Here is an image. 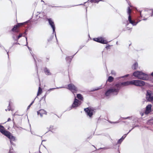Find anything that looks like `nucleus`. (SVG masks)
<instances>
[{
	"mask_svg": "<svg viewBox=\"0 0 153 153\" xmlns=\"http://www.w3.org/2000/svg\"><path fill=\"white\" fill-rule=\"evenodd\" d=\"M119 87V84H116L115 85L110 88L105 92V96L106 97H109L111 94L117 95L120 90Z\"/></svg>",
	"mask_w": 153,
	"mask_h": 153,
	"instance_id": "f257e3e1",
	"label": "nucleus"
},
{
	"mask_svg": "<svg viewBox=\"0 0 153 153\" xmlns=\"http://www.w3.org/2000/svg\"><path fill=\"white\" fill-rule=\"evenodd\" d=\"M133 75L140 79L147 80L149 79V75L142 71H135L133 73Z\"/></svg>",
	"mask_w": 153,
	"mask_h": 153,
	"instance_id": "f03ea898",
	"label": "nucleus"
},
{
	"mask_svg": "<svg viewBox=\"0 0 153 153\" xmlns=\"http://www.w3.org/2000/svg\"><path fill=\"white\" fill-rule=\"evenodd\" d=\"M131 12V10L130 7H128V8L127 13L128 15V20L124 22L126 26H128L129 24H131L133 26H135L138 23V22H136L134 20H132L131 16L130 15V13Z\"/></svg>",
	"mask_w": 153,
	"mask_h": 153,
	"instance_id": "7ed1b4c3",
	"label": "nucleus"
},
{
	"mask_svg": "<svg viewBox=\"0 0 153 153\" xmlns=\"http://www.w3.org/2000/svg\"><path fill=\"white\" fill-rule=\"evenodd\" d=\"M2 134L6 136L10 139V142L11 144H13L12 141H15L16 138L15 137L12 135L11 133L7 131H6L4 128Z\"/></svg>",
	"mask_w": 153,
	"mask_h": 153,
	"instance_id": "20e7f679",
	"label": "nucleus"
},
{
	"mask_svg": "<svg viewBox=\"0 0 153 153\" xmlns=\"http://www.w3.org/2000/svg\"><path fill=\"white\" fill-rule=\"evenodd\" d=\"M131 81L132 85L136 86L142 87L145 84V82L141 80H132Z\"/></svg>",
	"mask_w": 153,
	"mask_h": 153,
	"instance_id": "39448f33",
	"label": "nucleus"
},
{
	"mask_svg": "<svg viewBox=\"0 0 153 153\" xmlns=\"http://www.w3.org/2000/svg\"><path fill=\"white\" fill-rule=\"evenodd\" d=\"M146 98L148 101L153 102V91L150 90L147 91Z\"/></svg>",
	"mask_w": 153,
	"mask_h": 153,
	"instance_id": "423d86ee",
	"label": "nucleus"
},
{
	"mask_svg": "<svg viewBox=\"0 0 153 153\" xmlns=\"http://www.w3.org/2000/svg\"><path fill=\"white\" fill-rule=\"evenodd\" d=\"M67 88L71 91L73 93H76L77 91V88L72 83L69 84Z\"/></svg>",
	"mask_w": 153,
	"mask_h": 153,
	"instance_id": "0eeeda50",
	"label": "nucleus"
},
{
	"mask_svg": "<svg viewBox=\"0 0 153 153\" xmlns=\"http://www.w3.org/2000/svg\"><path fill=\"white\" fill-rule=\"evenodd\" d=\"M81 104V101L75 98L71 105V109L72 108H76L79 106Z\"/></svg>",
	"mask_w": 153,
	"mask_h": 153,
	"instance_id": "6e6552de",
	"label": "nucleus"
},
{
	"mask_svg": "<svg viewBox=\"0 0 153 153\" xmlns=\"http://www.w3.org/2000/svg\"><path fill=\"white\" fill-rule=\"evenodd\" d=\"M84 111L86 113V114L91 118L93 115L94 111L91 108H84Z\"/></svg>",
	"mask_w": 153,
	"mask_h": 153,
	"instance_id": "1a4fd4ad",
	"label": "nucleus"
},
{
	"mask_svg": "<svg viewBox=\"0 0 153 153\" xmlns=\"http://www.w3.org/2000/svg\"><path fill=\"white\" fill-rule=\"evenodd\" d=\"M94 40L100 43L104 44H106L108 42L106 40H104L103 38L102 37L94 38Z\"/></svg>",
	"mask_w": 153,
	"mask_h": 153,
	"instance_id": "9d476101",
	"label": "nucleus"
},
{
	"mask_svg": "<svg viewBox=\"0 0 153 153\" xmlns=\"http://www.w3.org/2000/svg\"><path fill=\"white\" fill-rule=\"evenodd\" d=\"M48 20L49 25H50L51 27L52 28V29L53 30V33H55V36H56V37L55 32V25L54 24V23L51 19H48Z\"/></svg>",
	"mask_w": 153,
	"mask_h": 153,
	"instance_id": "9b49d317",
	"label": "nucleus"
},
{
	"mask_svg": "<svg viewBox=\"0 0 153 153\" xmlns=\"http://www.w3.org/2000/svg\"><path fill=\"white\" fill-rule=\"evenodd\" d=\"M117 84H119L120 85V87H119L120 89L121 86H128V85H132L131 81L121 82L120 83H119Z\"/></svg>",
	"mask_w": 153,
	"mask_h": 153,
	"instance_id": "f8f14e48",
	"label": "nucleus"
},
{
	"mask_svg": "<svg viewBox=\"0 0 153 153\" xmlns=\"http://www.w3.org/2000/svg\"><path fill=\"white\" fill-rule=\"evenodd\" d=\"M152 107V105L151 104H149L146 106L145 111V115H147L151 111Z\"/></svg>",
	"mask_w": 153,
	"mask_h": 153,
	"instance_id": "ddd939ff",
	"label": "nucleus"
},
{
	"mask_svg": "<svg viewBox=\"0 0 153 153\" xmlns=\"http://www.w3.org/2000/svg\"><path fill=\"white\" fill-rule=\"evenodd\" d=\"M37 114L39 115L41 117H42L43 115H47V112L44 109H41L37 112Z\"/></svg>",
	"mask_w": 153,
	"mask_h": 153,
	"instance_id": "4468645a",
	"label": "nucleus"
},
{
	"mask_svg": "<svg viewBox=\"0 0 153 153\" xmlns=\"http://www.w3.org/2000/svg\"><path fill=\"white\" fill-rule=\"evenodd\" d=\"M148 12L147 11H143L140 12V15L141 17H148L149 16L148 15Z\"/></svg>",
	"mask_w": 153,
	"mask_h": 153,
	"instance_id": "2eb2a0df",
	"label": "nucleus"
},
{
	"mask_svg": "<svg viewBox=\"0 0 153 153\" xmlns=\"http://www.w3.org/2000/svg\"><path fill=\"white\" fill-rule=\"evenodd\" d=\"M126 134H124L123 136H122V137L117 142V143L120 144L123 141V140L124 139V138L126 137Z\"/></svg>",
	"mask_w": 153,
	"mask_h": 153,
	"instance_id": "dca6fc26",
	"label": "nucleus"
},
{
	"mask_svg": "<svg viewBox=\"0 0 153 153\" xmlns=\"http://www.w3.org/2000/svg\"><path fill=\"white\" fill-rule=\"evenodd\" d=\"M44 72L47 75H50L51 74V73L49 70L47 68H45L44 69Z\"/></svg>",
	"mask_w": 153,
	"mask_h": 153,
	"instance_id": "f3484780",
	"label": "nucleus"
},
{
	"mask_svg": "<svg viewBox=\"0 0 153 153\" xmlns=\"http://www.w3.org/2000/svg\"><path fill=\"white\" fill-rule=\"evenodd\" d=\"M138 66V64L137 62H135L132 66V68L134 69H136Z\"/></svg>",
	"mask_w": 153,
	"mask_h": 153,
	"instance_id": "a211bd4d",
	"label": "nucleus"
},
{
	"mask_svg": "<svg viewBox=\"0 0 153 153\" xmlns=\"http://www.w3.org/2000/svg\"><path fill=\"white\" fill-rule=\"evenodd\" d=\"M73 57L72 56H68L66 58V60L68 62H70Z\"/></svg>",
	"mask_w": 153,
	"mask_h": 153,
	"instance_id": "6ab92c4d",
	"label": "nucleus"
},
{
	"mask_svg": "<svg viewBox=\"0 0 153 153\" xmlns=\"http://www.w3.org/2000/svg\"><path fill=\"white\" fill-rule=\"evenodd\" d=\"M77 98L79 99L82 100H83V97L82 95L80 94H78L77 96Z\"/></svg>",
	"mask_w": 153,
	"mask_h": 153,
	"instance_id": "aec40b11",
	"label": "nucleus"
},
{
	"mask_svg": "<svg viewBox=\"0 0 153 153\" xmlns=\"http://www.w3.org/2000/svg\"><path fill=\"white\" fill-rule=\"evenodd\" d=\"M42 89L40 87H39V90L38 91L37 96H39V95L41 94L42 93Z\"/></svg>",
	"mask_w": 153,
	"mask_h": 153,
	"instance_id": "412c9836",
	"label": "nucleus"
},
{
	"mask_svg": "<svg viewBox=\"0 0 153 153\" xmlns=\"http://www.w3.org/2000/svg\"><path fill=\"white\" fill-rule=\"evenodd\" d=\"M113 79L114 78L112 77L111 76H109L108 78L107 81L109 82H111L113 80Z\"/></svg>",
	"mask_w": 153,
	"mask_h": 153,
	"instance_id": "4be33fe9",
	"label": "nucleus"
},
{
	"mask_svg": "<svg viewBox=\"0 0 153 153\" xmlns=\"http://www.w3.org/2000/svg\"><path fill=\"white\" fill-rule=\"evenodd\" d=\"M127 119H129L130 120H131L132 119V117H121L120 118V119L121 120H126Z\"/></svg>",
	"mask_w": 153,
	"mask_h": 153,
	"instance_id": "5701e85b",
	"label": "nucleus"
},
{
	"mask_svg": "<svg viewBox=\"0 0 153 153\" xmlns=\"http://www.w3.org/2000/svg\"><path fill=\"white\" fill-rule=\"evenodd\" d=\"M64 88V87H57L56 88H50L48 91L47 92H48V91H49V92L50 91L56 89H59V88Z\"/></svg>",
	"mask_w": 153,
	"mask_h": 153,
	"instance_id": "b1692460",
	"label": "nucleus"
},
{
	"mask_svg": "<svg viewBox=\"0 0 153 153\" xmlns=\"http://www.w3.org/2000/svg\"><path fill=\"white\" fill-rule=\"evenodd\" d=\"M4 129V128L3 126L0 125V131L1 133L3 132Z\"/></svg>",
	"mask_w": 153,
	"mask_h": 153,
	"instance_id": "393cba45",
	"label": "nucleus"
},
{
	"mask_svg": "<svg viewBox=\"0 0 153 153\" xmlns=\"http://www.w3.org/2000/svg\"><path fill=\"white\" fill-rule=\"evenodd\" d=\"M147 123L149 125L153 124V119L149 120L148 122Z\"/></svg>",
	"mask_w": 153,
	"mask_h": 153,
	"instance_id": "a878e982",
	"label": "nucleus"
},
{
	"mask_svg": "<svg viewBox=\"0 0 153 153\" xmlns=\"http://www.w3.org/2000/svg\"><path fill=\"white\" fill-rule=\"evenodd\" d=\"M17 27L16 25L14 26V27L12 28V30L13 31H16V30L17 28Z\"/></svg>",
	"mask_w": 153,
	"mask_h": 153,
	"instance_id": "bb28decb",
	"label": "nucleus"
},
{
	"mask_svg": "<svg viewBox=\"0 0 153 153\" xmlns=\"http://www.w3.org/2000/svg\"><path fill=\"white\" fill-rule=\"evenodd\" d=\"M24 23H18V24H17V25H16L17 26V27H19L20 26H21L23 25Z\"/></svg>",
	"mask_w": 153,
	"mask_h": 153,
	"instance_id": "cd10ccee",
	"label": "nucleus"
},
{
	"mask_svg": "<svg viewBox=\"0 0 153 153\" xmlns=\"http://www.w3.org/2000/svg\"><path fill=\"white\" fill-rule=\"evenodd\" d=\"M53 126H50V127L49 131H51L52 132H53Z\"/></svg>",
	"mask_w": 153,
	"mask_h": 153,
	"instance_id": "c85d7f7f",
	"label": "nucleus"
},
{
	"mask_svg": "<svg viewBox=\"0 0 153 153\" xmlns=\"http://www.w3.org/2000/svg\"><path fill=\"white\" fill-rule=\"evenodd\" d=\"M108 121L109 123H119V122L118 121H117L116 122H111L110 120Z\"/></svg>",
	"mask_w": 153,
	"mask_h": 153,
	"instance_id": "c756f323",
	"label": "nucleus"
},
{
	"mask_svg": "<svg viewBox=\"0 0 153 153\" xmlns=\"http://www.w3.org/2000/svg\"><path fill=\"white\" fill-rule=\"evenodd\" d=\"M34 102V100L32 102L30 103V104L28 106L27 109H28L29 108L30 106L32 105V104Z\"/></svg>",
	"mask_w": 153,
	"mask_h": 153,
	"instance_id": "7c9ffc66",
	"label": "nucleus"
},
{
	"mask_svg": "<svg viewBox=\"0 0 153 153\" xmlns=\"http://www.w3.org/2000/svg\"><path fill=\"white\" fill-rule=\"evenodd\" d=\"M111 74L113 75H115L116 73L114 71H111Z\"/></svg>",
	"mask_w": 153,
	"mask_h": 153,
	"instance_id": "2f4dec72",
	"label": "nucleus"
},
{
	"mask_svg": "<svg viewBox=\"0 0 153 153\" xmlns=\"http://www.w3.org/2000/svg\"><path fill=\"white\" fill-rule=\"evenodd\" d=\"M22 36V33H20L18 37V39H19Z\"/></svg>",
	"mask_w": 153,
	"mask_h": 153,
	"instance_id": "473e14b6",
	"label": "nucleus"
},
{
	"mask_svg": "<svg viewBox=\"0 0 153 153\" xmlns=\"http://www.w3.org/2000/svg\"><path fill=\"white\" fill-rule=\"evenodd\" d=\"M10 102L9 103V105L7 107V109L8 111H10Z\"/></svg>",
	"mask_w": 153,
	"mask_h": 153,
	"instance_id": "72a5a7b5",
	"label": "nucleus"
},
{
	"mask_svg": "<svg viewBox=\"0 0 153 153\" xmlns=\"http://www.w3.org/2000/svg\"><path fill=\"white\" fill-rule=\"evenodd\" d=\"M14 128H15L16 129V130H17V128H19V129H20V128H21V127H18V126H14Z\"/></svg>",
	"mask_w": 153,
	"mask_h": 153,
	"instance_id": "f704fd0d",
	"label": "nucleus"
},
{
	"mask_svg": "<svg viewBox=\"0 0 153 153\" xmlns=\"http://www.w3.org/2000/svg\"><path fill=\"white\" fill-rule=\"evenodd\" d=\"M109 148H108V147H104V148H100V149H109Z\"/></svg>",
	"mask_w": 153,
	"mask_h": 153,
	"instance_id": "c9c22d12",
	"label": "nucleus"
},
{
	"mask_svg": "<svg viewBox=\"0 0 153 153\" xmlns=\"http://www.w3.org/2000/svg\"><path fill=\"white\" fill-rule=\"evenodd\" d=\"M100 1L99 0H94V3H98V2Z\"/></svg>",
	"mask_w": 153,
	"mask_h": 153,
	"instance_id": "e433bc0d",
	"label": "nucleus"
},
{
	"mask_svg": "<svg viewBox=\"0 0 153 153\" xmlns=\"http://www.w3.org/2000/svg\"><path fill=\"white\" fill-rule=\"evenodd\" d=\"M129 75L128 74H127V75H126L124 76H121V77H120V78H123V77H127Z\"/></svg>",
	"mask_w": 153,
	"mask_h": 153,
	"instance_id": "4c0bfd02",
	"label": "nucleus"
},
{
	"mask_svg": "<svg viewBox=\"0 0 153 153\" xmlns=\"http://www.w3.org/2000/svg\"><path fill=\"white\" fill-rule=\"evenodd\" d=\"M142 117H143L144 114H145V112L144 113H140Z\"/></svg>",
	"mask_w": 153,
	"mask_h": 153,
	"instance_id": "58836bf2",
	"label": "nucleus"
},
{
	"mask_svg": "<svg viewBox=\"0 0 153 153\" xmlns=\"http://www.w3.org/2000/svg\"><path fill=\"white\" fill-rule=\"evenodd\" d=\"M94 0H88V2H94Z\"/></svg>",
	"mask_w": 153,
	"mask_h": 153,
	"instance_id": "ea45409f",
	"label": "nucleus"
},
{
	"mask_svg": "<svg viewBox=\"0 0 153 153\" xmlns=\"http://www.w3.org/2000/svg\"><path fill=\"white\" fill-rule=\"evenodd\" d=\"M101 88V87H99L97 89H95V90H94V91H95V90H98V89H100Z\"/></svg>",
	"mask_w": 153,
	"mask_h": 153,
	"instance_id": "a19ab883",
	"label": "nucleus"
},
{
	"mask_svg": "<svg viewBox=\"0 0 153 153\" xmlns=\"http://www.w3.org/2000/svg\"><path fill=\"white\" fill-rule=\"evenodd\" d=\"M27 45H28V43L27 42V44H26V46H27L28 48L29 49V50H30V48L27 46Z\"/></svg>",
	"mask_w": 153,
	"mask_h": 153,
	"instance_id": "79ce46f5",
	"label": "nucleus"
},
{
	"mask_svg": "<svg viewBox=\"0 0 153 153\" xmlns=\"http://www.w3.org/2000/svg\"><path fill=\"white\" fill-rule=\"evenodd\" d=\"M9 152H10V153H13V151H12V150H11V149L10 150V151H9Z\"/></svg>",
	"mask_w": 153,
	"mask_h": 153,
	"instance_id": "37998d69",
	"label": "nucleus"
},
{
	"mask_svg": "<svg viewBox=\"0 0 153 153\" xmlns=\"http://www.w3.org/2000/svg\"><path fill=\"white\" fill-rule=\"evenodd\" d=\"M11 120V119L10 118H8L7 121H9Z\"/></svg>",
	"mask_w": 153,
	"mask_h": 153,
	"instance_id": "c03bdc74",
	"label": "nucleus"
},
{
	"mask_svg": "<svg viewBox=\"0 0 153 153\" xmlns=\"http://www.w3.org/2000/svg\"><path fill=\"white\" fill-rule=\"evenodd\" d=\"M110 47V46H107L106 47V48L107 49H108V48Z\"/></svg>",
	"mask_w": 153,
	"mask_h": 153,
	"instance_id": "a18cd8bd",
	"label": "nucleus"
},
{
	"mask_svg": "<svg viewBox=\"0 0 153 153\" xmlns=\"http://www.w3.org/2000/svg\"><path fill=\"white\" fill-rule=\"evenodd\" d=\"M131 130H132V129H131V130H130L129 131V132H128V133L127 134H126V135H127V134H128L129 132H130L131 131Z\"/></svg>",
	"mask_w": 153,
	"mask_h": 153,
	"instance_id": "49530a36",
	"label": "nucleus"
},
{
	"mask_svg": "<svg viewBox=\"0 0 153 153\" xmlns=\"http://www.w3.org/2000/svg\"><path fill=\"white\" fill-rule=\"evenodd\" d=\"M151 75L152 76H153V72H152L151 74Z\"/></svg>",
	"mask_w": 153,
	"mask_h": 153,
	"instance_id": "de8ad7c7",
	"label": "nucleus"
},
{
	"mask_svg": "<svg viewBox=\"0 0 153 153\" xmlns=\"http://www.w3.org/2000/svg\"><path fill=\"white\" fill-rule=\"evenodd\" d=\"M25 38H26V42H27V37H25Z\"/></svg>",
	"mask_w": 153,
	"mask_h": 153,
	"instance_id": "09e8293b",
	"label": "nucleus"
},
{
	"mask_svg": "<svg viewBox=\"0 0 153 153\" xmlns=\"http://www.w3.org/2000/svg\"><path fill=\"white\" fill-rule=\"evenodd\" d=\"M134 128H135V127H134V126H133V127H132V128L131 129H132H132H133Z\"/></svg>",
	"mask_w": 153,
	"mask_h": 153,
	"instance_id": "8fccbe9b",
	"label": "nucleus"
},
{
	"mask_svg": "<svg viewBox=\"0 0 153 153\" xmlns=\"http://www.w3.org/2000/svg\"><path fill=\"white\" fill-rule=\"evenodd\" d=\"M100 1H104L103 0H99Z\"/></svg>",
	"mask_w": 153,
	"mask_h": 153,
	"instance_id": "3c124183",
	"label": "nucleus"
},
{
	"mask_svg": "<svg viewBox=\"0 0 153 153\" xmlns=\"http://www.w3.org/2000/svg\"><path fill=\"white\" fill-rule=\"evenodd\" d=\"M137 126H134V127H136Z\"/></svg>",
	"mask_w": 153,
	"mask_h": 153,
	"instance_id": "603ef678",
	"label": "nucleus"
},
{
	"mask_svg": "<svg viewBox=\"0 0 153 153\" xmlns=\"http://www.w3.org/2000/svg\"><path fill=\"white\" fill-rule=\"evenodd\" d=\"M146 19H144L143 20H146Z\"/></svg>",
	"mask_w": 153,
	"mask_h": 153,
	"instance_id": "864d4df0",
	"label": "nucleus"
},
{
	"mask_svg": "<svg viewBox=\"0 0 153 153\" xmlns=\"http://www.w3.org/2000/svg\"><path fill=\"white\" fill-rule=\"evenodd\" d=\"M7 110H8L7 109H6L5 111H7Z\"/></svg>",
	"mask_w": 153,
	"mask_h": 153,
	"instance_id": "5fc2aeb1",
	"label": "nucleus"
},
{
	"mask_svg": "<svg viewBox=\"0 0 153 153\" xmlns=\"http://www.w3.org/2000/svg\"><path fill=\"white\" fill-rule=\"evenodd\" d=\"M41 1L44 2V1H43L42 0Z\"/></svg>",
	"mask_w": 153,
	"mask_h": 153,
	"instance_id": "6e6d98bb",
	"label": "nucleus"
},
{
	"mask_svg": "<svg viewBox=\"0 0 153 153\" xmlns=\"http://www.w3.org/2000/svg\"><path fill=\"white\" fill-rule=\"evenodd\" d=\"M7 54H8V52H7Z\"/></svg>",
	"mask_w": 153,
	"mask_h": 153,
	"instance_id": "4d7b16f0",
	"label": "nucleus"
},
{
	"mask_svg": "<svg viewBox=\"0 0 153 153\" xmlns=\"http://www.w3.org/2000/svg\"><path fill=\"white\" fill-rule=\"evenodd\" d=\"M152 15H151V16H152Z\"/></svg>",
	"mask_w": 153,
	"mask_h": 153,
	"instance_id": "13d9d810",
	"label": "nucleus"
},
{
	"mask_svg": "<svg viewBox=\"0 0 153 153\" xmlns=\"http://www.w3.org/2000/svg\"><path fill=\"white\" fill-rule=\"evenodd\" d=\"M117 44V43H116Z\"/></svg>",
	"mask_w": 153,
	"mask_h": 153,
	"instance_id": "bf43d9fd",
	"label": "nucleus"
},
{
	"mask_svg": "<svg viewBox=\"0 0 153 153\" xmlns=\"http://www.w3.org/2000/svg\"><path fill=\"white\" fill-rule=\"evenodd\" d=\"M44 97H45V96Z\"/></svg>",
	"mask_w": 153,
	"mask_h": 153,
	"instance_id": "052dcab7",
	"label": "nucleus"
},
{
	"mask_svg": "<svg viewBox=\"0 0 153 153\" xmlns=\"http://www.w3.org/2000/svg\"><path fill=\"white\" fill-rule=\"evenodd\" d=\"M126 1H127V0H126Z\"/></svg>",
	"mask_w": 153,
	"mask_h": 153,
	"instance_id": "680f3d73",
	"label": "nucleus"
}]
</instances>
